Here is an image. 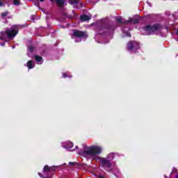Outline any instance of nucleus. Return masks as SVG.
<instances>
[{"label":"nucleus","mask_w":178,"mask_h":178,"mask_svg":"<svg viewBox=\"0 0 178 178\" xmlns=\"http://www.w3.org/2000/svg\"><path fill=\"white\" fill-rule=\"evenodd\" d=\"M36 6H40V3H36Z\"/></svg>","instance_id":"obj_28"},{"label":"nucleus","mask_w":178,"mask_h":178,"mask_svg":"<svg viewBox=\"0 0 178 178\" xmlns=\"http://www.w3.org/2000/svg\"><path fill=\"white\" fill-rule=\"evenodd\" d=\"M175 177H176V178H178V175H177L175 176Z\"/></svg>","instance_id":"obj_32"},{"label":"nucleus","mask_w":178,"mask_h":178,"mask_svg":"<svg viewBox=\"0 0 178 178\" xmlns=\"http://www.w3.org/2000/svg\"><path fill=\"white\" fill-rule=\"evenodd\" d=\"M50 169L51 167L48 166V165H44L43 170H44V173H47L48 172H50Z\"/></svg>","instance_id":"obj_16"},{"label":"nucleus","mask_w":178,"mask_h":178,"mask_svg":"<svg viewBox=\"0 0 178 178\" xmlns=\"http://www.w3.org/2000/svg\"><path fill=\"white\" fill-rule=\"evenodd\" d=\"M92 15H81V20L82 22H88V20H91Z\"/></svg>","instance_id":"obj_10"},{"label":"nucleus","mask_w":178,"mask_h":178,"mask_svg":"<svg viewBox=\"0 0 178 178\" xmlns=\"http://www.w3.org/2000/svg\"><path fill=\"white\" fill-rule=\"evenodd\" d=\"M99 0H97V1H95V0H94V2H98Z\"/></svg>","instance_id":"obj_30"},{"label":"nucleus","mask_w":178,"mask_h":178,"mask_svg":"<svg viewBox=\"0 0 178 178\" xmlns=\"http://www.w3.org/2000/svg\"><path fill=\"white\" fill-rule=\"evenodd\" d=\"M8 15H9V12H8V11H6V12H5V13H1V17H2L3 19H5V17H6V16H7Z\"/></svg>","instance_id":"obj_18"},{"label":"nucleus","mask_w":178,"mask_h":178,"mask_svg":"<svg viewBox=\"0 0 178 178\" xmlns=\"http://www.w3.org/2000/svg\"><path fill=\"white\" fill-rule=\"evenodd\" d=\"M19 27H22V26L15 25L14 28L8 29L5 31L0 32V42L3 41L0 43L1 47L5 45V42H8V40H13L16 37L19 31Z\"/></svg>","instance_id":"obj_3"},{"label":"nucleus","mask_w":178,"mask_h":178,"mask_svg":"<svg viewBox=\"0 0 178 178\" xmlns=\"http://www.w3.org/2000/svg\"><path fill=\"white\" fill-rule=\"evenodd\" d=\"M34 59L37 62L38 65H42L44 62V59H42V57L40 56H34Z\"/></svg>","instance_id":"obj_8"},{"label":"nucleus","mask_w":178,"mask_h":178,"mask_svg":"<svg viewBox=\"0 0 178 178\" xmlns=\"http://www.w3.org/2000/svg\"><path fill=\"white\" fill-rule=\"evenodd\" d=\"M78 148H79V147L76 146V149H77Z\"/></svg>","instance_id":"obj_33"},{"label":"nucleus","mask_w":178,"mask_h":178,"mask_svg":"<svg viewBox=\"0 0 178 178\" xmlns=\"http://www.w3.org/2000/svg\"><path fill=\"white\" fill-rule=\"evenodd\" d=\"M115 31V26L111 24H108L105 22H99L97 24V28L96 31L97 34L95 36V39L97 42L99 44H108L109 42V40H107L106 42H102L100 40H97V38H112V33Z\"/></svg>","instance_id":"obj_2"},{"label":"nucleus","mask_w":178,"mask_h":178,"mask_svg":"<svg viewBox=\"0 0 178 178\" xmlns=\"http://www.w3.org/2000/svg\"><path fill=\"white\" fill-rule=\"evenodd\" d=\"M88 36L84 32L80 31H74L72 35V39L74 40L75 42H81V40L87 38Z\"/></svg>","instance_id":"obj_5"},{"label":"nucleus","mask_w":178,"mask_h":178,"mask_svg":"<svg viewBox=\"0 0 178 178\" xmlns=\"http://www.w3.org/2000/svg\"><path fill=\"white\" fill-rule=\"evenodd\" d=\"M26 66L29 70H30V69H34V67H35V63H34V61H33L31 60H29L26 63Z\"/></svg>","instance_id":"obj_9"},{"label":"nucleus","mask_w":178,"mask_h":178,"mask_svg":"<svg viewBox=\"0 0 178 178\" xmlns=\"http://www.w3.org/2000/svg\"><path fill=\"white\" fill-rule=\"evenodd\" d=\"M0 6H3V2H2V0H0Z\"/></svg>","instance_id":"obj_24"},{"label":"nucleus","mask_w":178,"mask_h":178,"mask_svg":"<svg viewBox=\"0 0 178 178\" xmlns=\"http://www.w3.org/2000/svg\"><path fill=\"white\" fill-rule=\"evenodd\" d=\"M162 30V26L159 24L147 25L141 30L143 35H151V34H159Z\"/></svg>","instance_id":"obj_4"},{"label":"nucleus","mask_w":178,"mask_h":178,"mask_svg":"<svg viewBox=\"0 0 178 178\" xmlns=\"http://www.w3.org/2000/svg\"><path fill=\"white\" fill-rule=\"evenodd\" d=\"M15 49V47H13V49Z\"/></svg>","instance_id":"obj_34"},{"label":"nucleus","mask_w":178,"mask_h":178,"mask_svg":"<svg viewBox=\"0 0 178 178\" xmlns=\"http://www.w3.org/2000/svg\"><path fill=\"white\" fill-rule=\"evenodd\" d=\"M70 5H76L79 3V0H69Z\"/></svg>","instance_id":"obj_15"},{"label":"nucleus","mask_w":178,"mask_h":178,"mask_svg":"<svg viewBox=\"0 0 178 178\" xmlns=\"http://www.w3.org/2000/svg\"><path fill=\"white\" fill-rule=\"evenodd\" d=\"M125 23H131L132 24H137L138 19L136 18H129V20L125 21Z\"/></svg>","instance_id":"obj_12"},{"label":"nucleus","mask_w":178,"mask_h":178,"mask_svg":"<svg viewBox=\"0 0 178 178\" xmlns=\"http://www.w3.org/2000/svg\"><path fill=\"white\" fill-rule=\"evenodd\" d=\"M170 29H171V30H175V27L173 26H170Z\"/></svg>","instance_id":"obj_25"},{"label":"nucleus","mask_w":178,"mask_h":178,"mask_svg":"<svg viewBox=\"0 0 178 178\" xmlns=\"http://www.w3.org/2000/svg\"><path fill=\"white\" fill-rule=\"evenodd\" d=\"M36 1H40V2H44L45 0H36Z\"/></svg>","instance_id":"obj_27"},{"label":"nucleus","mask_w":178,"mask_h":178,"mask_svg":"<svg viewBox=\"0 0 178 178\" xmlns=\"http://www.w3.org/2000/svg\"><path fill=\"white\" fill-rule=\"evenodd\" d=\"M177 35H178V28H177Z\"/></svg>","instance_id":"obj_31"},{"label":"nucleus","mask_w":178,"mask_h":178,"mask_svg":"<svg viewBox=\"0 0 178 178\" xmlns=\"http://www.w3.org/2000/svg\"><path fill=\"white\" fill-rule=\"evenodd\" d=\"M61 147L65 149H71V148H73V143L70 141L63 142L61 143Z\"/></svg>","instance_id":"obj_7"},{"label":"nucleus","mask_w":178,"mask_h":178,"mask_svg":"<svg viewBox=\"0 0 178 178\" xmlns=\"http://www.w3.org/2000/svg\"><path fill=\"white\" fill-rule=\"evenodd\" d=\"M14 5H20V0H13Z\"/></svg>","instance_id":"obj_20"},{"label":"nucleus","mask_w":178,"mask_h":178,"mask_svg":"<svg viewBox=\"0 0 178 178\" xmlns=\"http://www.w3.org/2000/svg\"><path fill=\"white\" fill-rule=\"evenodd\" d=\"M56 2L60 8L65 5V0H56Z\"/></svg>","instance_id":"obj_13"},{"label":"nucleus","mask_w":178,"mask_h":178,"mask_svg":"<svg viewBox=\"0 0 178 178\" xmlns=\"http://www.w3.org/2000/svg\"><path fill=\"white\" fill-rule=\"evenodd\" d=\"M147 5H149V6H151V3L150 2H147Z\"/></svg>","instance_id":"obj_26"},{"label":"nucleus","mask_w":178,"mask_h":178,"mask_svg":"<svg viewBox=\"0 0 178 178\" xmlns=\"http://www.w3.org/2000/svg\"><path fill=\"white\" fill-rule=\"evenodd\" d=\"M127 49L131 52V54H135L137 49H140V43L136 41H130L127 44Z\"/></svg>","instance_id":"obj_6"},{"label":"nucleus","mask_w":178,"mask_h":178,"mask_svg":"<svg viewBox=\"0 0 178 178\" xmlns=\"http://www.w3.org/2000/svg\"><path fill=\"white\" fill-rule=\"evenodd\" d=\"M63 77L64 79H66L67 77H69L70 79H72V76L69 72H63Z\"/></svg>","instance_id":"obj_14"},{"label":"nucleus","mask_w":178,"mask_h":178,"mask_svg":"<svg viewBox=\"0 0 178 178\" xmlns=\"http://www.w3.org/2000/svg\"><path fill=\"white\" fill-rule=\"evenodd\" d=\"M69 165H71V166H73L74 165H76L75 162H70Z\"/></svg>","instance_id":"obj_23"},{"label":"nucleus","mask_w":178,"mask_h":178,"mask_svg":"<svg viewBox=\"0 0 178 178\" xmlns=\"http://www.w3.org/2000/svg\"><path fill=\"white\" fill-rule=\"evenodd\" d=\"M98 178H104L102 175H100Z\"/></svg>","instance_id":"obj_29"},{"label":"nucleus","mask_w":178,"mask_h":178,"mask_svg":"<svg viewBox=\"0 0 178 178\" xmlns=\"http://www.w3.org/2000/svg\"><path fill=\"white\" fill-rule=\"evenodd\" d=\"M165 178H168V177H167V176H165Z\"/></svg>","instance_id":"obj_35"},{"label":"nucleus","mask_w":178,"mask_h":178,"mask_svg":"<svg viewBox=\"0 0 178 178\" xmlns=\"http://www.w3.org/2000/svg\"><path fill=\"white\" fill-rule=\"evenodd\" d=\"M130 29L129 28H124L122 29V33L124 34V37H131L130 33L129 32Z\"/></svg>","instance_id":"obj_11"},{"label":"nucleus","mask_w":178,"mask_h":178,"mask_svg":"<svg viewBox=\"0 0 178 178\" xmlns=\"http://www.w3.org/2000/svg\"><path fill=\"white\" fill-rule=\"evenodd\" d=\"M102 151H104L102 146L91 145L85 146L83 150H79L77 152L79 155L83 156L87 161L94 159L100 163L102 168H104L108 172H112L113 168H115V163L112 162L115 159V153H109L106 155V157L98 156V155H101Z\"/></svg>","instance_id":"obj_1"},{"label":"nucleus","mask_w":178,"mask_h":178,"mask_svg":"<svg viewBox=\"0 0 178 178\" xmlns=\"http://www.w3.org/2000/svg\"><path fill=\"white\" fill-rule=\"evenodd\" d=\"M28 51L29 52H30L31 54H33V51H34V47L33 46H29L28 47Z\"/></svg>","instance_id":"obj_19"},{"label":"nucleus","mask_w":178,"mask_h":178,"mask_svg":"<svg viewBox=\"0 0 178 178\" xmlns=\"http://www.w3.org/2000/svg\"><path fill=\"white\" fill-rule=\"evenodd\" d=\"M39 176H40V177H42V178H51V177H42V174L41 173H38Z\"/></svg>","instance_id":"obj_22"},{"label":"nucleus","mask_w":178,"mask_h":178,"mask_svg":"<svg viewBox=\"0 0 178 178\" xmlns=\"http://www.w3.org/2000/svg\"><path fill=\"white\" fill-rule=\"evenodd\" d=\"M56 167V166H51L50 167V172H55Z\"/></svg>","instance_id":"obj_21"},{"label":"nucleus","mask_w":178,"mask_h":178,"mask_svg":"<svg viewBox=\"0 0 178 178\" xmlns=\"http://www.w3.org/2000/svg\"><path fill=\"white\" fill-rule=\"evenodd\" d=\"M116 22H118V23H123L124 22V20H123L122 17H117Z\"/></svg>","instance_id":"obj_17"}]
</instances>
